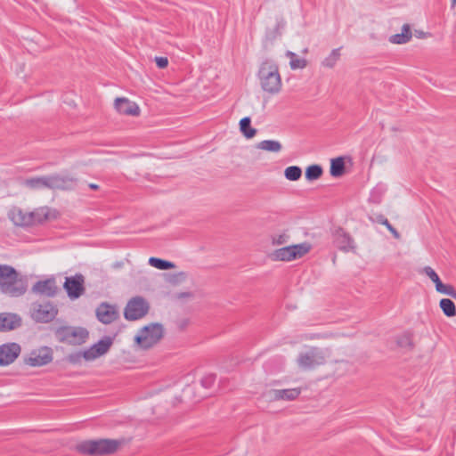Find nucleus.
<instances>
[{
  "instance_id": "1",
  "label": "nucleus",
  "mask_w": 456,
  "mask_h": 456,
  "mask_svg": "<svg viewBox=\"0 0 456 456\" xmlns=\"http://www.w3.org/2000/svg\"><path fill=\"white\" fill-rule=\"evenodd\" d=\"M341 361L333 359L331 351L327 347L306 346L297 355L295 363L304 371H314Z\"/></svg>"
},
{
  "instance_id": "2",
  "label": "nucleus",
  "mask_w": 456,
  "mask_h": 456,
  "mask_svg": "<svg viewBox=\"0 0 456 456\" xmlns=\"http://www.w3.org/2000/svg\"><path fill=\"white\" fill-rule=\"evenodd\" d=\"M258 79L263 92L268 95H277L281 92L282 80L278 65L273 61H265L258 70Z\"/></svg>"
},
{
  "instance_id": "3",
  "label": "nucleus",
  "mask_w": 456,
  "mask_h": 456,
  "mask_svg": "<svg viewBox=\"0 0 456 456\" xmlns=\"http://www.w3.org/2000/svg\"><path fill=\"white\" fill-rule=\"evenodd\" d=\"M113 344L114 338L110 336H105L88 348L69 354L68 360L72 364H80L82 361L86 362H94L106 355Z\"/></svg>"
},
{
  "instance_id": "4",
  "label": "nucleus",
  "mask_w": 456,
  "mask_h": 456,
  "mask_svg": "<svg viewBox=\"0 0 456 456\" xmlns=\"http://www.w3.org/2000/svg\"><path fill=\"white\" fill-rule=\"evenodd\" d=\"M122 444L123 442L118 439L85 440L76 445V450L82 454L104 456L115 453Z\"/></svg>"
},
{
  "instance_id": "5",
  "label": "nucleus",
  "mask_w": 456,
  "mask_h": 456,
  "mask_svg": "<svg viewBox=\"0 0 456 456\" xmlns=\"http://www.w3.org/2000/svg\"><path fill=\"white\" fill-rule=\"evenodd\" d=\"M0 290L11 297L25 293L26 284L13 267L0 265Z\"/></svg>"
},
{
  "instance_id": "6",
  "label": "nucleus",
  "mask_w": 456,
  "mask_h": 456,
  "mask_svg": "<svg viewBox=\"0 0 456 456\" xmlns=\"http://www.w3.org/2000/svg\"><path fill=\"white\" fill-rule=\"evenodd\" d=\"M312 248L308 242L285 246L273 250L269 257L277 262H291L304 257Z\"/></svg>"
},
{
  "instance_id": "7",
  "label": "nucleus",
  "mask_w": 456,
  "mask_h": 456,
  "mask_svg": "<svg viewBox=\"0 0 456 456\" xmlns=\"http://www.w3.org/2000/svg\"><path fill=\"white\" fill-rule=\"evenodd\" d=\"M163 334V327L160 324L150 323L137 331L134 343L141 349H148L159 343Z\"/></svg>"
},
{
  "instance_id": "8",
  "label": "nucleus",
  "mask_w": 456,
  "mask_h": 456,
  "mask_svg": "<svg viewBox=\"0 0 456 456\" xmlns=\"http://www.w3.org/2000/svg\"><path fill=\"white\" fill-rule=\"evenodd\" d=\"M56 334L60 341L73 346L83 345L89 338V331L82 327H61Z\"/></svg>"
},
{
  "instance_id": "9",
  "label": "nucleus",
  "mask_w": 456,
  "mask_h": 456,
  "mask_svg": "<svg viewBox=\"0 0 456 456\" xmlns=\"http://www.w3.org/2000/svg\"><path fill=\"white\" fill-rule=\"evenodd\" d=\"M113 109L118 115L122 117L138 118L142 114L140 105L126 96L116 97L113 101Z\"/></svg>"
},
{
  "instance_id": "10",
  "label": "nucleus",
  "mask_w": 456,
  "mask_h": 456,
  "mask_svg": "<svg viewBox=\"0 0 456 456\" xmlns=\"http://www.w3.org/2000/svg\"><path fill=\"white\" fill-rule=\"evenodd\" d=\"M149 308V303L145 298L142 297H132L125 307V318L129 321L141 319L147 314Z\"/></svg>"
},
{
  "instance_id": "11",
  "label": "nucleus",
  "mask_w": 456,
  "mask_h": 456,
  "mask_svg": "<svg viewBox=\"0 0 456 456\" xmlns=\"http://www.w3.org/2000/svg\"><path fill=\"white\" fill-rule=\"evenodd\" d=\"M53 349L48 346H42L31 351L25 358V363L31 367H42L53 362Z\"/></svg>"
},
{
  "instance_id": "12",
  "label": "nucleus",
  "mask_w": 456,
  "mask_h": 456,
  "mask_svg": "<svg viewBox=\"0 0 456 456\" xmlns=\"http://www.w3.org/2000/svg\"><path fill=\"white\" fill-rule=\"evenodd\" d=\"M422 273L434 283L436 291L456 299V289L451 284L444 283L437 273L430 266H425Z\"/></svg>"
},
{
  "instance_id": "13",
  "label": "nucleus",
  "mask_w": 456,
  "mask_h": 456,
  "mask_svg": "<svg viewBox=\"0 0 456 456\" xmlns=\"http://www.w3.org/2000/svg\"><path fill=\"white\" fill-rule=\"evenodd\" d=\"M21 352L20 346L14 342L0 345V367L12 364Z\"/></svg>"
},
{
  "instance_id": "14",
  "label": "nucleus",
  "mask_w": 456,
  "mask_h": 456,
  "mask_svg": "<svg viewBox=\"0 0 456 456\" xmlns=\"http://www.w3.org/2000/svg\"><path fill=\"white\" fill-rule=\"evenodd\" d=\"M85 278L82 274H76L74 276L67 277L63 284L70 299H77L85 292Z\"/></svg>"
},
{
  "instance_id": "15",
  "label": "nucleus",
  "mask_w": 456,
  "mask_h": 456,
  "mask_svg": "<svg viewBox=\"0 0 456 456\" xmlns=\"http://www.w3.org/2000/svg\"><path fill=\"white\" fill-rule=\"evenodd\" d=\"M31 290L37 295L51 297L56 295L58 291V286L55 278L50 277L37 281L32 286Z\"/></svg>"
},
{
  "instance_id": "16",
  "label": "nucleus",
  "mask_w": 456,
  "mask_h": 456,
  "mask_svg": "<svg viewBox=\"0 0 456 456\" xmlns=\"http://www.w3.org/2000/svg\"><path fill=\"white\" fill-rule=\"evenodd\" d=\"M57 313V308L48 302L35 305L32 315L37 321L46 322L52 321Z\"/></svg>"
},
{
  "instance_id": "17",
  "label": "nucleus",
  "mask_w": 456,
  "mask_h": 456,
  "mask_svg": "<svg viewBox=\"0 0 456 456\" xmlns=\"http://www.w3.org/2000/svg\"><path fill=\"white\" fill-rule=\"evenodd\" d=\"M57 216V212L49 207L44 206L37 208L30 211L31 225L40 224L44 222L55 219Z\"/></svg>"
},
{
  "instance_id": "18",
  "label": "nucleus",
  "mask_w": 456,
  "mask_h": 456,
  "mask_svg": "<svg viewBox=\"0 0 456 456\" xmlns=\"http://www.w3.org/2000/svg\"><path fill=\"white\" fill-rule=\"evenodd\" d=\"M301 394L299 387L286 389H273L268 392L267 397L270 401H292Z\"/></svg>"
},
{
  "instance_id": "19",
  "label": "nucleus",
  "mask_w": 456,
  "mask_h": 456,
  "mask_svg": "<svg viewBox=\"0 0 456 456\" xmlns=\"http://www.w3.org/2000/svg\"><path fill=\"white\" fill-rule=\"evenodd\" d=\"M8 217L17 226H31L30 211L13 208L9 211Z\"/></svg>"
},
{
  "instance_id": "20",
  "label": "nucleus",
  "mask_w": 456,
  "mask_h": 456,
  "mask_svg": "<svg viewBox=\"0 0 456 456\" xmlns=\"http://www.w3.org/2000/svg\"><path fill=\"white\" fill-rule=\"evenodd\" d=\"M96 316L101 322L108 324L114 322L118 314L115 306L103 303L96 309Z\"/></svg>"
},
{
  "instance_id": "21",
  "label": "nucleus",
  "mask_w": 456,
  "mask_h": 456,
  "mask_svg": "<svg viewBox=\"0 0 456 456\" xmlns=\"http://www.w3.org/2000/svg\"><path fill=\"white\" fill-rule=\"evenodd\" d=\"M336 240L339 248L346 252H354L357 248L354 239L342 230L337 232Z\"/></svg>"
},
{
  "instance_id": "22",
  "label": "nucleus",
  "mask_w": 456,
  "mask_h": 456,
  "mask_svg": "<svg viewBox=\"0 0 456 456\" xmlns=\"http://www.w3.org/2000/svg\"><path fill=\"white\" fill-rule=\"evenodd\" d=\"M20 318L13 314H0V331H6L20 326Z\"/></svg>"
},
{
  "instance_id": "23",
  "label": "nucleus",
  "mask_w": 456,
  "mask_h": 456,
  "mask_svg": "<svg viewBox=\"0 0 456 456\" xmlns=\"http://www.w3.org/2000/svg\"><path fill=\"white\" fill-rule=\"evenodd\" d=\"M411 37H412V34H411L410 25L404 24L402 27L401 33H396V34L392 35L389 37V42L391 44H395V45H403V44H406L407 42H409L411 39Z\"/></svg>"
},
{
  "instance_id": "24",
  "label": "nucleus",
  "mask_w": 456,
  "mask_h": 456,
  "mask_svg": "<svg viewBox=\"0 0 456 456\" xmlns=\"http://www.w3.org/2000/svg\"><path fill=\"white\" fill-rule=\"evenodd\" d=\"M286 57L289 59L291 69H303L307 67L308 61L305 58L299 56L293 52H287Z\"/></svg>"
},
{
  "instance_id": "25",
  "label": "nucleus",
  "mask_w": 456,
  "mask_h": 456,
  "mask_svg": "<svg viewBox=\"0 0 456 456\" xmlns=\"http://www.w3.org/2000/svg\"><path fill=\"white\" fill-rule=\"evenodd\" d=\"M330 173L333 177H340L345 174L344 158L338 157L330 160Z\"/></svg>"
},
{
  "instance_id": "26",
  "label": "nucleus",
  "mask_w": 456,
  "mask_h": 456,
  "mask_svg": "<svg viewBox=\"0 0 456 456\" xmlns=\"http://www.w3.org/2000/svg\"><path fill=\"white\" fill-rule=\"evenodd\" d=\"M439 307L447 317H454L456 315V305L450 298H442L439 301Z\"/></svg>"
},
{
  "instance_id": "27",
  "label": "nucleus",
  "mask_w": 456,
  "mask_h": 456,
  "mask_svg": "<svg viewBox=\"0 0 456 456\" xmlns=\"http://www.w3.org/2000/svg\"><path fill=\"white\" fill-rule=\"evenodd\" d=\"M396 345L406 351H411L414 348L413 338L411 334L403 333L397 337Z\"/></svg>"
},
{
  "instance_id": "28",
  "label": "nucleus",
  "mask_w": 456,
  "mask_h": 456,
  "mask_svg": "<svg viewBox=\"0 0 456 456\" xmlns=\"http://www.w3.org/2000/svg\"><path fill=\"white\" fill-rule=\"evenodd\" d=\"M250 122L251 120L248 117L243 118L240 121V130L248 139L253 138L256 134V130L251 127Z\"/></svg>"
},
{
  "instance_id": "29",
  "label": "nucleus",
  "mask_w": 456,
  "mask_h": 456,
  "mask_svg": "<svg viewBox=\"0 0 456 456\" xmlns=\"http://www.w3.org/2000/svg\"><path fill=\"white\" fill-rule=\"evenodd\" d=\"M258 149L265 151L279 152L281 150V144L278 141L265 140L260 142L257 146Z\"/></svg>"
},
{
  "instance_id": "30",
  "label": "nucleus",
  "mask_w": 456,
  "mask_h": 456,
  "mask_svg": "<svg viewBox=\"0 0 456 456\" xmlns=\"http://www.w3.org/2000/svg\"><path fill=\"white\" fill-rule=\"evenodd\" d=\"M149 265L159 270H169L175 267L172 262L151 256L149 258Z\"/></svg>"
},
{
  "instance_id": "31",
  "label": "nucleus",
  "mask_w": 456,
  "mask_h": 456,
  "mask_svg": "<svg viewBox=\"0 0 456 456\" xmlns=\"http://www.w3.org/2000/svg\"><path fill=\"white\" fill-rule=\"evenodd\" d=\"M302 169L297 166H289L284 170V176L287 180L295 182L300 179Z\"/></svg>"
},
{
  "instance_id": "32",
  "label": "nucleus",
  "mask_w": 456,
  "mask_h": 456,
  "mask_svg": "<svg viewBox=\"0 0 456 456\" xmlns=\"http://www.w3.org/2000/svg\"><path fill=\"white\" fill-rule=\"evenodd\" d=\"M322 175V168L319 165H311L305 169V178L308 181L319 179Z\"/></svg>"
},
{
  "instance_id": "33",
  "label": "nucleus",
  "mask_w": 456,
  "mask_h": 456,
  "mask_svg": "<svg viewBox=\"0 0 456 456\" xmlns=\"http://www.w3.org/2000/svg\"><path fill=\"white\" fill-rule=\"evenodd\" d=\"M340 57L339 49H334L329 56H327L323 61L322 65L328 68H332L336 62L338 61Z\"/></svg>"
},
{
  "instance_id": "34",
  "label": "nucleus",
  "mask_w": 456,
  "mask_h": 456,
  "mask_svg": "<svg viewBox=\"0 0 456 456\" xmlns=\"http://www.w3.org/2000/svg\"><path fill=\"white\" fill-rule=\"evenodd\" d=\"M27 184L28 186L33 189H40L44 187H48L50 185L48 179L45 178H35L28 180Z\"/></svg>"
},
{
  "instance_id": "35",
  "label": "nucleus",
  "mask_w": 456,
  "mask_h": 456,
  "mask_svg": "<svg viewBox=\"0 0 456 456\" xmlns=\"http://www.w3.org/2000/svg\"><path fill=\"white\" fill-rule=\"evenodd\" d=\"M155 62L159 69H165L168 65V59L167 57H156Z\"/></svg>"
},
{
  "instance_id": "36",
  "label": "nucleus",
  "mask_w": 456,
  "mask_h": 456,
  "mask_svg": "<svg viewBox=\"0 0 456 456\" xmlns=\"http://www.w3.org/2000/svg\"><path fill=\"white\" fill-rule=\"evenodd\" d=\"M382 224L387 227V229L393 234V236L395 239L400 238V234L398 233V232L389 224L387 220H385Z\"/></svg>"
},
{
  "instance_id": "37",
  "label": "nucleus",
  "mask_w": 456,
  "mask_h": 456,
  "mask_svg": "<svg viewBox=\"0 0 456 456\" xmlns=\"http://www.w3.org/2000/svg\"><path fill=\"white\" fill-rule=\"evenodd\" d=\"M323 336L319 333H305L302 335V338L308 340V339H320L322 338Z\"/></svg>"
},
{
  "instance_id": "38",
  "label": "nucleus",
  "mask_w": 456,
  "mask_h": 456,
  "mask_svg": "<svg viewBox=\"0 0 456 456\" xmlns=\"http://www.w3.org/2000/svg\"><path fill=\"white\" fill-rule=\"evenodd\" d=\"M193 297V294L191 291L183 292L177 295V298L179 299H185V298H191Z\"/></svg>"
},
{
  "instance_id": "39",
  "label": "nucleus",
  "mask_w": 456,
  "mask_h": 456,
  "mask_svg": "<svg viewBox=\"0 0 456 456\" xmlns=\"http://www.w3.org/2000/svg\"><path fill=\"white\" fill-rule=\"evenodd\" d=\"M283 242H284V237L283 236H280L278 239H275L273 240L274 244H282Z\"/></svg>"
},
{
  "instance_id": "40",
  "label": "nucleus",
  "mask_w": 456,
  "mask_h": 456,
  "mask_svg": "<svg viewBox=\"0 0 456 456\" xmlns=\"http://www.w3.org/2000/svg\"><path fill=\"white\" fill-rule=\"evenodd\" d=\"M89 187L93 190H97L99 188V186L95 183H90Z\"/></svg>"
},
{
  "instance_id": "41",
  "label": "nucleus",
  "mask_w": 456,
  "mask_h": 456,
  "mask_svg": "<svg viewBox=\"0 0 456 456\" xmlns=\"http://www.w3.org/2000/svg\"><path fill=\"white\" fill-rule=\"evenodd\" d=\"M452 7L456 6V0H451Z\"/></svg>"
}]
</instances>
